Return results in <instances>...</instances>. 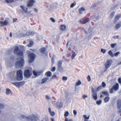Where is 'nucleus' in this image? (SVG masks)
I'll return each mask as SVG.
<instances>
[{"instance_id": "nucleus-28", "label": "nucleus", "mask_w": 121, "mask_h": 121, "mask_svg": "<svg viewBox=\"0 0 121 121\" xmlns=\"http://www.w3.org/2000/svg\"><path fill=\"white\" fill-rule=\"evenodd\" d=\"M121 15H120L118 14L116 15L115 17V19L116 20H118L121 17Z\"/></svg>"}, {"instance_id": "nucleus-47", "label": "nucleus", "mask_w": 121, "mask_h": 121, "mask_svg": "<svg viewBox=\"0 0 121 121\" xmlns=\"http://www.w3.org/2000/svg\"><path fill=\"white\" fill-rule=\"evenodd\" d=\"M73 112L74 115L75 116L77 114V112L75 110H74L73 111Z\"/></svg>"}, {"instance_id": "nucleus-21", "label": "nucleus", "mask_w": 121, "mask_h": 121, "mask_svg": "<svg viewBox=\"0 0 121 121\" xmlns=\"http://www.w3.org/2000/svg\"><path fill=\"white\" fill-rule=\"evenodd\" d=\"M85 10L86 9L82 7L79 10V13L80 14H81L82 13L83 11H85Z\"/></svg>"}, {"instance_id": "nucleus-8", "label": "nucleus", "mask_w": 121, "mask_h": 121, "mask_svg": "<svg viewBox=\"0 0 121 121\" xmlns=\"http://www.w3.org/2000/svg\"><path fill=\"white\" fill-rule=\"evenodd\" d=\"M32 74V72L28 69L25 70L24 72V75L25 77L26 78L30 77Z\"/></svg>"}, {"instance_id": "nucleus-57", "label": "nucleus", "mask_w": 121, "mask_h": 121, "mask_svg": "<svg viewBox=\"0 0 121 121\" xmlns=\"http://www.w3.org/2000/svg\"><path fill=\"white\" fill-rule=\"evenodd\" d=\"M119 54V53H114V55L115 56H117L118 55V54Z\"/></svg>"}, {"instance_id": "nucleus-16", "label": "nucleus", "mask_w": 121, "mask_h": 121, "mask_svg": "<svg viewBox=\"0 0 121 121\" xmlns=\"http://www.w3.org/2000/svg\"><path fill=\"white\" fill-rule=\"evenodd\" d=\"M62 64V61L61 60H60L58 61V66L59 69H61V65Z\"/></svg>"}, {"instance_id": "nucleus-26", "label": "nucleus", "mask_w": 121, "mask_h": 121, "mask_svg": "<svg viewBox=\"0 0 121 121\" xmlns=\"http://www.w3.org/2000/svg\"><path fill=\"white\" fill-rule=\"evenodd\" d=\"M61 29L62 31L65 30L66 29V27L64 25H62L61 26Z\"/></svg>"}, {"instance_id": "nucleus-10", "label": "nucleus", "mask_w": 121, "mask_h": 121, "mask_svg": "<svg viewBox=\"0 0 121 121\" xmlns=\"http://www.w3.org/2000/svg\"><path fill=\"white\" fill-rule=\"evenodd\" d=\"M112 62V60H107L106 64H105V68L106 70L104 71H107L108 68L110 66Z\"/></svg>"}, {"instance_id": "nucleus-48", "label": "nucleus", "mask_w": 121, "mask_h": 121, "mask_svg": "<svg viewBox=\"0 0 121 121\" xmlns=\"http://www.w3.org/2000/svg\"><path fill=\"white\" fill-rule=\"evenodd\" d=\"M4 107V106L3 105L0 104V108H3Z\"/></svg>"}, {"instance_id": "nucleus-12", "label": "nucleus", "mask_w": 121, "mask_h": 121, "mask_svg": "<svg viewBox=\"0 0 121 121\" xmlns=\"http://www.w3.org/2000/svg\"><path fill=\"white\" fill-rule=\"evenodd\" d=\"M35 2V1L34 0H29L27 6L28 7H32L34 3Z\"/></svg>"}, {"instance_id": "nucleus-17", "label": "nucleus", "mask_w": 121, "mask_h": 121, "mask_svg": "<svg viewBox=\"0 0 121 121\" xmlns=\"http://www.w3.org/2000/svg\"><path fill=\"white\" fill-rule=\"evenodd\" d=\"M49 79V78L46 77L43 78L42 80V81L41 83V84H43L46 82Z\"/></svg>"}, {"instance_id": "nucleus-7", "label": "nucleus", "mask_w": 121, "mask_h": 121, "mask_svg": "<svg viewBox=\"0 0 121 121\" xmlns=\"http://www.w3.org/2000/svg\"><path fill=\"white\" fill-rule=\"evenodd\" d=\"M29 63L32 62L35 60V55L34 53H28Z\"/></svg>"}, {"instance_id": "nucleus-59", "label": "nucleus", "mask_w": 121, "mask_h": 121, "mask_svg": "<svg viewBox=\"0 0 121 121\" xmlns=\"http://www.w3.org/2000/svg\"><path fill=\"white\" fill-rule=\"evenodd\" d=\"M10 36L11 37L12 36V34L11 33H10Z\"/></svg>"}, {"instance_id": "nucleus-24", "label": "nucleus", "mask_w": 121, "mask_h": 121, "mask_svg": "<svg viewBox=\"0 0 121 121\" xmlns=\"http://www.w3.org/2000/svg\"><path fill=\"white\" fill-rule=\"evenodd\" d=\"M46 50V49L44 48H41L40 50V52L43 53L45 52Z\"/></svg>"}, {"instance_id": "nucleus-52", "label": "nucleus", "mask_w": 121, "mask_h": 121, "mask_svg": "<svg viewBox=\"0 0 121 121\" xmlns=\"http://www.w3.org/2000/svg\"><path fill=\"white\" fill-rule=\"evenodd\" d=\"M74 6V5L73 3H72L70 5V7L71 8H73Z\"/></svg>"}, {"instance_id": "nucleus-6", "label": "nucleus", "mask_w": 121, "mask_h": 121, "mask_svg": "<svg viewBox=\"0 0 121 121\" xmlns=\"http://www.w3.org/2000/svg\"><path fill=\"white\" fill-rule=\"evenodd\" d=\"M8 52H12L13 51L15 53H20L19 50L17 46H15L8 49Z\"/></svg>"}, {"instance_id": "nucleus-42", "label": "nucleus", "mask_w": 121, "mask_h": 121, "mask_svg": "<svg viewBox=\"0 0 121 121\" xmlns=\"http://www.w3.org/2000/svg\"><path fill=\"white\" fill-rule=\"evenodd\" d=\"M56 70V68L55 67H53L51 69V71L52 72H54Z\"/></svg>"}, {"instance_id": "nucleus-4", "label": "nucleus", "mask_w": 121, "mask_h": 121, "mask_svg": "<svg viewBox=\"0 0 121 121\" xmlns=\"http://www.w3.org/2000/svg\"><path fill=\"white\" fill-rule=\"evenodd\" d=\"M16 79L18 81H21L23 79L22 72L21 70H18L16 73Z\"/></svg>"}, {"instance_id": "nucleus-34", "label": "nucleus", "mask_w": 121, "mask_h": 121, "mask_svg": "<svg viewBox=\"0 0 121 121\" xmlns=\"http://www.w3.org/2000/svg\"><path fill=\"white\" fill-rule=\"evenodd\" d=\"M62 79L63 81H66L67 79V78L66 77L63 76L62 77Z\"/></svg>"}, {"instance_id": "nucleus-11", "label": "nucleus", "mask_w": 121, "mask_h": 121, "mask_svg": "<svg viewBox=\"0 0 121 121\" xmlns=\"http://www.w3.org/2000/svg\"><path fill=\"white\" fill-rule=\"evenodd\" d=\"M20 7L26 13L28 14L30 12V11H28V8L26 7L23 5H21Z\"/></svg>"}, {"instance_id": "nucleus-38", "label": "nucleus", "mask_w": 121, "mask_h": 121, "mask_svg": "<svg viewBox=\"0 0 121 121\" xmlns=\"http://www.w3.org/2000/svg\"><path fill=\"white\" fill-rule=\"evenodd\" d=\"M33 74L35 76H37V72H35V71L34 70L33 71Z\"/></svg>"}, {"instance_id": "nucleus-54", "label": "nucleus", "mask_w": 121, "mask_h": 121, "mask_svg": "<svg viewBox=\"0 0 121 121\" xmlns=\"http://www.w3.org/2000/svg\"><path fill=\"white\" fill-rule=\"evenodd\" d=\"M34 10L35 12H38V10L36 8L34 9Z\"/></svg>"}, {"instance_id": "nucleus-13", "label": "nucleus", "mask_w": 121, "mask_h": 121, "mask_svg": "<svg viewBox=\"0 0 121 121\" xmlns=\"http://www.w3.org/2000/svg\"><path fill=\"white\" fill-rule=\"evenodd\" d=\"M121 100L118 99L117 101V108L118 109L121 108Z\"/></svg>"}, {"instance_id": "nucleus-1", "label": "nucleus", "mask_w": 121, "mask_h": 121, "mask_svg": "<svg viewBox=\"0 0 121 121\" xmlns=\"http://www.w3.org/2000/svg\"><path fill=\"white\" fill-rule=\"evenodd\" d=\"M18 56H21V59L17 61L15 63L16 66L17 68H21L23 66L24 64V60L23 58V53H16Z\"/></svg>"}, {"instance_id": "nucleus-2", "label": "nucleus", "mask_w": 121, "mask_h": 121, "mask_svg": "<svg viewBox=\"0 0 121 121\" xmlns=\"http://www.w3.org/2000/svg\"><path fill=\"white\" fill-rule=\"evenodd\" d=\"M102 86H100L97 88L95 91L93 88L91 89V92L92 94V96L95 100H96L97 99V93L96 92L99 91L102 89Z\"/></svg>"}, {"instance_id": "nucleus-31", "label": "nucleus", "mask_w": 121, "mask_h": 121, "mask_svg": "<svg viewBox=\"0 0 121 121\" xmlns=\"http://www.w3.org/2000/svg\"><path fill=\"white\" fill-rule=\"evenodd\" d=\"M5 2L8 3H12L13 2V0H5Z\"/></svg>"}, {"instance_id": "nucleus-29", "label": "nucleus", "mask_w": 121, "mask_h": 121, "mask_svg": "<svg viewBox=\"0 0 121 121\" xmlns=\"http://www.w3.org/2000/svg\"><path fill=\"white\" fill-rule=\"evenodd\" d=\"M102 93L104 95H105L107 96H109V94L108 92L107 91H104L102 92Z\"/></svg>"}, {"instance_id": "nucleus-49", "label": "nucleus", "mask_w": 121, "mask_h": 121, "mask_svg": "<svg viewBox=\"0 0 121 121\" xmlns=\"http://www.w3.org/2000/svg\"><path fill=\"white\" fill-rule=\"evenodd\" d=\"M65 121H73L71 119H70L69 120L68 119H66L65 120Z\"/></svg>"}, {"instance_id": "nucleus-5", "label": "nucleus", "mask_w": 121, "mask_h": 121, "mask_svg": "<svg viewBox=\"0 0 121 121\" xmlns=\"http://www.w3.org/2000/svg\"><path fill=\"white\" fill-rule=\"evenodd\" d=\"M119 88V84L117 83L115 85H113L112 88L109 90V92L110 94H112L114 90L115 91H117L118 90Z\"/></svg>"}, {"instance_id": "nucleus-45", "label": "nucleus", "mask_w": 121, "mask_h": 121, "mask_svg": "<svg viewBox=\"0 0 121 121\" xmlns=\"http://www.w3.org/2000/svg\"><path fill=\"white\" fill-rule=\"evenodd\" d=\"M118 82L120 84H121V78H119L118 79Z\"/></svg>"}, {"instance_id": "nucleus-55", "label": "nucleus", "mask_w": 121, "mask_h": 121, "mask_svg": "<svg viewBox=\"0 0 121 121\" xmlns=\"http://www.w3.org/2000/svg\"><path fill=\"white\" fill-rule=\"evenodd\" d=\"M51 121H54V119L53 118H51Z\"/></svg>"}, {"instance_id": "nucleus-9", "label": "nucleus", "mask_w": 121, "mask_h": 121, "mask_svg": "<svg viewBox=\"0 0 121 121\" xmlns=\"http://www.w3.org/2000/svg\"><path fill=\"white\" fill-rule=\"evenodd\" d=\"M25 83V82L24 81H22L20 82H12V84L18 88L23 86L24 85Z\"/></svg>"}, {"instance_id": "nucleus-43", "label": "nucleus", "mask_w": 121, "mask_h": 121, "mask_svg": "<svg viewBox=\"0 0 121 121\" xmlns=\"http://www.w3.org/2000/svg\"><path fill=\"white\" fill-rule=\"evenodd\" d=\"M75 53H73L71 56V58L72 59H74V57L76 56V55L75 54Z\"/></svg>"}, {"instance_id": "nucleus-22", "label": "nucleus", "mask_w": 121, "mask_h": 121, "mask_svg": "<svg viewBox=\"0 0 121 121\" xmlns=\"http://www.w3.org/2000/svg\"><path fill=\"white\" fill-rule=\"evenodd\" d=\"M110 99V98L109 96H107L104 99V102L107 103L108 102Z\"/></svg>"}, {"instance_id": "nucleus-50", "label": "nucleus", "mask_w": 121, "mask_h": 121, "mask_svg": "<svg viewBox=\"0 0 121 121\" xmlns=\"http://www.w3.org/2000/svg\"><path fill=\"white\" fill-rule=\"evenodd\" d=\"M17 18H14L13 19V22H15L17 20Z\"/></svg>"}, {"instance_id": "nucleus-19", "label": "nucleus", "mask_w": 121, "mask_h": 121, "mask_svg": "<svg viewBox=\"0 0 121 121\" xmlns=\"http://www.w3.org/2000/svg\"><path fill=\"white\" fill-rule=\"evenodd\" d=\"M45 75L46 76L49 77H51L52 75V74L51 72L50 71H48L45 74Z\"/></svg>"}, {"instance_id": "nucleus-14", "label": "nucleus", "mask_w": 121, "mask_h": 121, "mask_svg": "<svg viewBox=\"0 0 121 121\" xmlns=\"http://www.w3.org/2000/svg\"><path fill=\"white\" fill-rule=\"evenodd\" d=\"M25 49V48L23 46L20 45V49H19L20 53H22L24 52Z\"/></svg>"}, {"instance_id": "nucleus-32", "label": "nucleus", "mask_w": 121, "mask_h": 121, "mask_svg": "<svg viewBox=\"0 0 121 121\" xmlns=\"http://www.w3.org/2000/svg\"><path fill=\"white\" fill-rule=\"evenodd\" d=\"M69 114V112L68 111H67L65 112L64 114V116L65 117H67L68 115Z\"/></svg>"}, {"instance_id": "nucleus-51", "label": "nucleus", "mask_w": 121, "mask_h": 121, "mask_svg": "<svg viewBox=\"0 0 121 121\" xmlns=\"http://www.w3.org/2000/svg\"><path fill=\"white\" fill-rule=\"evenodd\" d=\"M112 57H113L114 56V55L113 54V53H108Z\"/></svg>"}, {"instance_id": "nucleus-33", "label": "nucleus", "mask_w": 121, "mask_h": 121, "mask_svg": "<svg viewBox=\"0 0 121 121\" xmlns=\"http://www.w3.org/2000/svg\"><path fill=\"white\" fill-rule=\"evenodd\" d=\"M102 86H101L102 87L104 88L106 86V84L104 82H102Z\"/></svg>"}, {"instance_id": "nucleus-41", "label": "nucleus", "mask_w": 121, "mask_h": 121, "mask_svg": "<svg viewBox=\"0 0 121 121\" xmlns=\"http://www.w3.org/2000/svg\"><path fill=\"white\" fill-rule=\"evenodd\" d=\"M83 117L85 119H88L89 118V116L88 117H87L86 115H84Z\"/></svg>"}, {"instance_id": "nucleus-60", "label": "nucleus", "mask_w": 121, "mask_h": 121, "mask_svg": "<svg viewBox=\"0 0 121 121\" xmlns=\"http://www.w3.org/2000/svg\"><path fill=\"white\" fill-rule=\"evenodd\" d=\"M33 51V52H36V50H32Z\"/></svg>"}, {"instance_id": "nucleus-62", "label": "nucleus", "mask_w": 121, "mask_h": 121, "mask_svg": "<svg viewBox=\"0 0 121 121\" xmlns=\"http://www.w3.org/2000/svg\"><path fill=\"white\" fill-rule=\"evenodd\" d=\"M121 61L120 62L118 63V65H121Z\"/></svg>"}, {"instance_id": "nucleus-53", "label": "nucleus", "mask_w": 121, "mask_h": 121, "mask_svg": "<svg viewBox=\"0 0 121 121\" xmlns=\"http://www.w3.org/2000/svg\"><path fill=\"white\" fill-rule=\"evenodd\" d=\"M46 98L47 99H50L48 95H46Z\"/></svg>"}, {"instance_id": "nucleus-44", "label": "nucleus", "mask_w": 121, "mask_h": 121, "mask_svg": "<svg viewBox=\"0 0 121 121\" xmlns=\"http://www.w3.org/2000/svg\"><path fill=\"white\" fill-rule=\"evenodd\" d=\"M114 12L112 13L110 15V17H112L114 16Z\"/></svg>"}, {"instance_id": "nucleus-58", "label": "nucleus", "mask_w": 121, "mask_h": 121, "mask_svg": "<svg viewBox=\"0 0 121 121\" xmlns=\"http://www.w3.org/2000/svg\"><path fill=\"white\" fill-rule=\"evenodd\" d=\"M35 33L32 32H31L30 34L31 35H33Z\"/></svg>"}, {"instance_id": "nucleus-40", "label": "nucleus", "mask_w": 121, "mask_h": 121, "mask_svg": "<svg viewBox=\"0 0 121 121\" xmlns=\"http://www.w3.org/2000/svg\"><path fill=\"white\" fill-rule=\"evenodd\" d=\"M50 20L53 22H56L55 19L53 18H50Z\"/></svg>"}, {"instance_id": "nucleus-56", "label": "nucleus", "mask_w": 121, "mask_h": 121, "mask_svg": "<svg viewBox=\"0 0 121 121\" xmlns=\"http://www.w3.org/2000/svg\"><path fill=\"white\" fill-rule=\"evenodd\" d=\"M94 4H93L92 5V6L91 7V8H93L94 7Z\"/></svg>"}, {"instance_id": "nucleus-39", "label": "nucleus", "mask_w": 121, "mask_h": 121, "mask_svg": "<svg viewBox=\"0 0 121 121\" xmlns=\"http://www.w3.org/2000/svg\"><path fill=\"white\" fill-rule=\"evenodd\" d=\"M101 52L103 53H105L106 52V51L105 49H101Z\"/></svg>"}, {"instance_id": "nucleus-30", "label": "nucleus", "mask_w": 121, "mask_h": 121, "mask_svg": "<svg viewBox=\"0 0 121 121\" xmlns=\"http://www.w3.org/2000/svg\"><path fill=\"white\" fill-rule=\"evenodd\" d=\"M102 103V100H99L97 101L96 102V103L98 105H100Z\"/></svg>"}, {"instance_id": "nucleus-27", "label": "nucleus", "mask_w": 121, "mask_h": 121, "mask_svg": "<svg viewBox=\"0 0 121 121\" xmlns=\"http://www.w3.org/2000/svg\"><path fill=\"white\" fill-rule=\"evenodd\" d=\"M33 44V42L32 41H30V43L27 45L28 47H30L32 46Z\"/></svg>"}, {"instance_id": "nucleus-46", "label": "nucleus", "mask_w": 121, "mask_h": 121, "mask_svg": "<svg viewBox=\"0 0 121 121\" xmlns=\"http://www.w3.org/2000/svg\"><path fill=\"white\" fill-rule=\"evenodd\" d=\"M87 95H83L82 97L83 99H85L87 97Z\"/></svg>"}, {"instance_id": "nucleus-35", "label": "nucleus", "mask_w": 121, "mask_h": 121, "mask_svg": "<svg viewBox=\"0 0 121 121\" xmlns=\"http://www.w3.org/2000/svg\"><path fill=\"white\" fill-rule=\"evenodd\" d=\"M87 79L89 82H90L91 81V78L90 75H88L87 76Z\"/></svg>"}, {"instance_id": "nucleus-63", "label": "nucleus", "mask_w": 121, "mask_h": 121, "mask_svg": "<svg viewBox=\"0 0 121 121\" xmlns=\"http://www.w3.org/2000/svg\"><path fill=\"white\" fill-rule=\"evenodd\" d=\"M84 32L86 33H87V32L86 30H84Z\"/></svg>"}, {"instance_id": "nucleus-3", "label": "nucleus", "mask_w": 121, "mask_h": 121, "mask_svg": "<svg viewBox=\"0 0 121 121\" xmlns=\"http://www.w3.org/2000/svg\"><path fill=\"white\" fill-rule=\"evenodd\" d=\"M21 117L23 118H26L28 121H33V120L36 121L39 119L38 117L34 114L30 116V117H26L24 115H22Z\"/></svg>"}, {"instance_id": "nucleus-61", "label": "nucleus", "mask_w": 121, "mask_h": 121, "mask_svg": "<svg viewBox=\"0 0 121 121\" xmlns=\"http://www.w3.org/2000/svg\"><path fill=\"white\" fill-rule=\"evenodd\" d=\"M112 52L111 51H109L108 53H112Z\"/></svg>"}, {"instance_id": "nucleus-36", "label": "nucleus", "mask_w": 121, "mask_h": 121, "mask_svg": "<svg viewBox=\"0 0 121 121\" xmlns=\"http://www.w3.org/2000/svg\"><path fill=\"white\" fill-rule=\"evenodd\" d=\"M117 44L116 43L112 44H111V46L112 48H114L116 46Z\"/></svg>"}, {"instance_id": "nucleus-15", "label": "nucleus", "mask_w": 121, "mask_h": 121, "mask_svg": "<svg viewBox=\"0 0 121 121\" xmlns=\"http://www.w3.org/2000/svg\"><path fill=\"white\" fill-rule=\"evenodd\" d=\"M8 22L6 21H0V24L3 26H4L8 24Z\"/></svg>"}, {"instance_id": "nucleus-25", "label": "nucleus", "mask_w": 121, "mask_h": 121, "mask_svg": "<svg viewBox=\"0 0 121 121\" xmlns=\"http://www.w3.org/2000/svg\"><path fill=\"white\" fill-rule=\"evenodd\" d=\"M11 91L9 89L7 88L6 89V95H8L10 93H11Z\"/></svg>"}, {"instance_id": "nucleus-23", "label": "nucleus", "mask_w": 121, "mask_h": 121, "mask_svg": "<svg viewBox=\"0 0 121 121\" xmlns=\"http://www.w3.org/2000/svg\"><path fill=\"white\" fill-rule=\"evenodd\" d=\"M82 83L81 82L80 80H79L75 84V86H79L81 85Z\"/></svg>"}, {"instance_id": "nucleus-18", "label": "nucleus", "mask_w": 121, "mask_h": 121, "mask_svg": "<svg viewBox=\"0 0 121 121\" xmlns=\"http://www.w3.org/2000/svg\"><path fill=\"white\" fill-rule=\"evenodd\" d=\"M48 111L51 116H53L55 115V113L54 112L51 111V109L50 108H48Z\"/></svg>"}, {"instance_id": "nucleus-20", "label": "nucleus", "mask_w": 121, "mask_h": 121, "mask_svg": "<svg viewBox=\"0 0 121 121\" xmlns=\"http://www.w3.org/2000/svg\"><path fill=\"white\" fill-rule=\"evenodd\" d=\"M121 26V25L120 23H118L115 26V27L116 29L118 30L120 28Z\"/></svg>"}, {"instance_id": "nucleus-37", "label": "nucleus", "mask_w": 121, "mask_h": 121, "mask_svg": "<svg viewBox=\"0 0 121 121\" xmlns=\"http://www.w3.org/2000/svg\"><path fill=\"white\" fill-rule=\"evenodd\" d=\"M56 75L54 74L53 75L51 78V79H54L56 78Z\"/></svg>"}, {"instance_id": "nucleus-64", "label": "nucleus", "mask_w": 121, "mask_h": 121, "mask_svg": "<svg viewBox=\"0 0 121 121\" xmlns=\"http://www.w3.org/2000/svg\"><path fill=\"white\" fill-rule=\"evenodd\" d=\"M102 96H103V95H100V97H102Z\"/></svg>"}]
</instances>
